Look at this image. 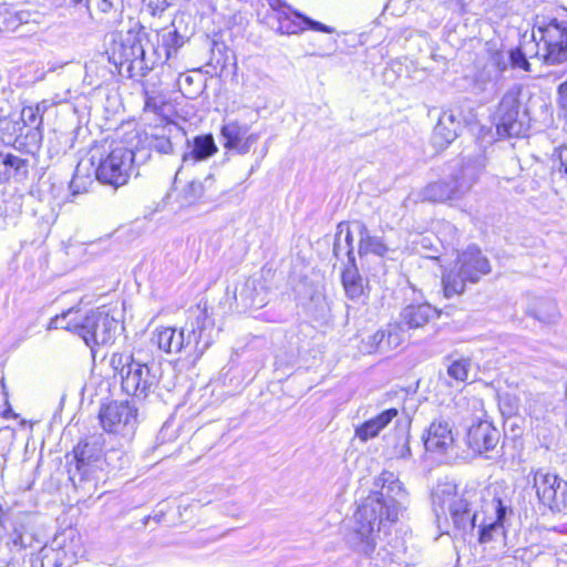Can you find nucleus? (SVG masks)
I'll return each mask as SVG.
<instances>
[{
    "label": "nucleus",
    "mask_w": 567,
    "mask_h": 567,
    "mask_svg": "<svg viewBox=\"0 0 567 567\" xmlns=\"http://www.w3.org/2000/svg\"><path fill=\"white\" fill-rule=\"evenodd\" d=\"M406 501L408 492L399 477L390 471L381 472L374 478L371 494L354 514V527L347 537L349 546L370 557L381 540L382 530L388 523L398 519Z\"/></svg>",
    "instance_id": "f257e3e1"
},
{
    "label": "nucleus",
    "mask_w": 567,
    "mask_h": 567,
    "mask_svg": "<svg viewBox=\"0 0 567 567\" xmlns=\"http://www.w3.org/2000/svg\"><path fill=\"white\" fill-rule=\"evenodd\" d=\"M497 495L491 488H481L477 484H466L462 491L450 482L437 484L432 493L433 511L437 519H446L447 513L458 530L473 532L480 513H484L486 502Z\"/></svg>",
    "instance_id": "f03ea898"
},
{
    "label": "nucleus",
    "mask_w": 567,
    "mask_h": 567,
    "mask_svg": "<svg viewBox=\"0 0 567 567\" xmlns=\"http://www.w3.org/2000/svg\"><path fill=\"white\" fill-rule=\"evenodd\" d=\"M214 321L209 318L206 308H197L194 317L188 319L184 327L156 328L151 341L158 350L178 354L185 352L187 355L199 358L214 342Z\"/></svg>",
    "instance_id": "7ed1b4c3"
},
{
    "label": "nucleus",
    "mask_w": 567,
    "mask_h": 567,
    "mask_svg": "<svg viewBox=\"0 0 567 567\" xmlns=\"http://www.w3.org/2000/svg\"><path fill=\"white\" fill-rule=\"evenodd\" d=\"M110 367L114 377L121 378L122 390L136 399L144 400L154 393L161 380V367L152 362H142L133 354L113 353Z\"/></svg>",
    "instance_id": "20e7f679"
},
{
    "label": "nucleus",
    "mask_w": 567,
    "mask_h": 567,
    "mask_svg": "<svg viewBox=\"0 0 567 567\" xmlns=\"http://www.w3.org/2000/svg\"><path fill=\"white\" fill-rule=\"evenodd\" d=\"M477 179V168L474 165H461L449 179L427 184L417 193L421 202L445 203L461 199Z\"/></svg>",
    "instance_id": "39448f33"
},
{
    "label": "nucleus",
    "mask_w": 567,
    "mask_h": 567,
    "mask_svg": "<svg viewBox=\"0 0 567 567\" xmlns=\"http://www.w3.org/2000/svg\"><path fill=\"white\" fill-rule=\"evenodd\" d=\"M74 466L69 470L74 486L90 484L96 487L102 471L103 443L101 436H91L81 441L73 450Z\"/></svg>",
    "instance_id": "423d86ee"
},
{
    "label": "nucleus",
    "mask_w": 567,
    "mask_h": 567,
    "mask_svg": "<svg viewBox=\"0 0 567 567\" xmlns=\"http://www.w3.org/2000/svg\"><path fill=\"white\" fill-rule=\"evenodd\" d=\"M117 329L118 321L102 307L91 310L81 321H76L75 333L91 349L94 359L97 347L114 342Z\"/></svg>",
    "instance_id": "0eeeda50"
},
{
    "label": "nucleus",
    "mask_w": 567,
    "mask_h": 567,
    "mask_svg": "<svg viewBox=\"0 0 567 567\" xmlns=\"http://www.w3.org/2000/svg\"><path fill=\"white\" fill-rule=\"evenodd\" d=\"M141 151L124 146L114 147L105 157H100L93 169L101 184L118 188L128 182L134 163L138 161Z\"/></svg>",
    "instance_id": "6e6552de"
},
{
    "label": "nucleus",
    "mask_w": 567,
    "mask_h": 567,
    "mask_svg": "<svg viewBox=\"0 0 567 567\" xmlns=\"http://www.w3.org/2000/svg\"><path fill=\"white\" fill-rule=\"evenodd\" d=\"M520 89L514 86L502 97L497 109L496 130L499 136L518 137L529 127V116L519 101Z\"/></svg>",
    "instance_id": "1a4fd4ad"
},
{
    "label": "nucleus",
    "mask_w": 567,
    "mask_h": 567,
    "mask_svg": "<svg viewBox=\"0 0 567 567\" xmlns=\"http://www.w3.org/2000/svg\"><path fill=\"white\" fill-rule=\"evenodd\" d=\"M514 515L512 501L506 497L493 495L486 502L483 518L477 523L478 542L486 544L505 537L506 523Z\"/></svg>",
    "instance_id": "9d476101"
},
{
    "label": "nucleus",
    "mask_w": 567,
    "mask_h": 567,
    "mask_svg": "<svg viewBox=\"0 0 567 567\" xmlns=\"http://www.w3.org/2000/svg\"><path fill=\"white\" fill-rule=\"evenodd\" d=\"M99 419L105 432L130 441L137 426V409L130 402L113 401L101 408Z\"/></svg>",
    "instance_id": "9b49d317"
},
{
    "label": "nucleus",
    "mask_w": 567,
    "mask_h": 567,
    "mask_svg": "<svg viewBox=\"0 0 567 567\" xmlns=\"http://www.w3.org/2000/svg\"><path fill=\"white\" fill-rule=\"evenodd\" d=\"M109 60L115 65H127L131 76L145 75L150 68L145 63V50L136 34L128 32L113 40Z\"/></svg>",
    "instance_id": "f8f14e48"
},
{
    "label": "nucleus",
    "mask_w": 567,
    "mask_h": 567,
    "mask_svg": "<svg viewBox=\"0 0 567 567\" xmlns=\"http://www.w3.org/2000/svg\"><path fill=\"white\" fill-rule=\"evenodd\" d=\"M534 487L539 502L550 511L559 513L567 507V482L559 476L537 471Z\"/></svg>",
    "instance_id": "ddd939ff"
},
{
    "label": "nucleus",
    "mask_w": 567,
    "mask_h": 567,
    "mask_svg": "<svg viewBox=\"0 0 567 567\" xmlns=\"http://www.w3.org/2000/svg\"><path fill=\"white\" fill-rule=\"evenodd\" d=\"M499 440L501 431L487 420H480L467 430L466 442L468 447L488 460L494 458V455L489 453L498 454Z\"/></svg>",
    "instance_id": "4468645a"
},
{
    "label": "nucleus",
    "mask_w": 567,
    "mask_h": 567,
    "mask_svg": "<svg viewBox=\"0 0 567 567\" xmlns=\"http://www.w3.org/2000/svg\"><path fill=\"white\" fill-rule=\"evenodd\" d=\"M76 553L64 536L55 537L51 545L43 546L29 559V567H70L75 563Z\"/></svg>",
    "instance_id": "2eb2a0df"
},
{
    "label": "nucleus",
    "mask_w": 567,
    "mask_h": 567,
    "mask_svg": "<svg viewBox=\"0 0 567 567\" xmlns=\"http://www.w3.org/2000/svg\"><path fill=\"white\" fill-rule=\"evenodd\" d=\"M546 53L544 60L548 64L561 63L567 60V28H561L554 20L544 28L538 29Z\"/></svg>",
    "instance_id": "dca6fc26"
},
{
    "label": "nucleus",
    "mask_w": 567,
    "mask_h": 567,
    "mask_svg": "<svg viewBox=\"0 0 567 567\" xmlns=\"http://www.w3.org/2000/svg\"><path fill=\"white\" fill-rule=\"evenodd\" d=\"M179 200L184 205H194L196 203L214 202L218 198V187L213 174H208L203 179H193L188 182L178 194Z\"/></svg>",
    "instance_id": "f3484780"
},
{
    "label": "nucleus",
    "mask_w": 567,
    "mask_h": 567,
    "mask_svg": "<svg viewBox=\"0 0 567 567\" xmlns=\"http://www.w3.org/2000/svg\"><path fill=\"white\" fill-rule=\"evenodd\" d=\"M456 264L461 268L464 278L470 279L471 284L478 282L482 276L491 272L488 259L476 246H470L464 250L458 256Z\"/></svg>",
    "instance_id": "a211bd4d"
},
{
    "label": "nucleus",
    "mask_w": 567,
    "mask_h": 567,
    "mask_svg": "<svg viewBox=\"0 0 567 567\" xmlns=\"http://www.w3.org/2000/svg\"><path fill=\"white\" fill-rule=\"evenodd\" d=\"M454 439L449 422L436 420L431 423L423 435V443L426 452L445 453L452 445Z\"/></svg>",
    "instance_id": "6ab92c4d"
},
{
    "label": "nucleus",
    "mask_w": 567,
    "mask_h": 567,
    "mask_svg": "<svg viewBox=\"0 0 567 567\" xmlns=\"http://www.w3.org/2000/svg\"><path fill=\"white\" fill-rule=\"evenodd\" d=\"M463 127L460 112L452 110L443 111L437 124L434 127V141L443 146L452 143Z\"/></svg>",
    "instance_id": "aec40b11"
},
{
    "label": "nucleus",
    "mask_w": 567,
    "mask_h": 567,
    "mask_svg": "<svg viewBox=\"0 0 567 567\" xmlns=\"http://www.w3.org/2000/svg\"><path fill=\"white\" fill-rule=\"evenodd\" d=\"M218 152V147L212 134L197 135L192 141L187 140V151L183 154V163L206 161Z\"/></svg>",
    "instance_id": "412c9836"
},
{
    "label": "nucleus",
    "mask_w": 567,
    "mask_h": 567,
    "mask_svg": "<svg viewBox=\"0 0 567 567\" xmlns=\"http://www.w3.org/2000/svg\"><path fill=\"white\" fill-rule=\"evenodd\" d=\"M437 317L436 309L429 303L409 305L401 311L400 321L406 329H416Z\"/></svg>",
    "instance_id": "4be33fe9"
},
{
    "label": "nucleus",
    "mask_w": 567,
    "mask_h": 567,
    "mask_svg": "<svg viewBox=\"0 0 567 567\" xmlns=\"http://www.w3.org/2000/svg\"><path fill=\"white\" fill-rule=\"evenodd\" d=\"M295 19H291L290 17H285L280 20V30L287 34H297L299 32H302L307 29L324 32V33H332L334 32V29L326 25L319 21L312 20L309 17H306L301 14L300 12H293Z\"/></svg>",
    "instance_id": "5701e85b"
},
{
    "label": "nucleus",
    "mask_w": 567,
    "mask_h": 567,
    "mask_svg": "<svg viewBox=\"0 0 567 567\" xmlns=\"http://www.w3.org/2000/svg\"><path fill=\"white\" fill-rule=\"evenodd\" d=\"M395 416H398V410L394 408L388 409L357 427L355 435L361 441L375 437Z\"/></svg>",
    "instance_id": "b1692460"
},
{
    "label": "nucleus",
    "mask_w": 567,
    "mask_h": 567,
    "mask_svg": "<svg viewBox=\"0 0 567 567\" xmlns=\"http://www.w3.org/2000/svg\"><path fill=\"white\" fill-rule=\"evenodd\" d=\"M358 231L360 235L359 255L373 254L383 257L389 251V247L383 241V238L370 235L367 226L363 223H357Z\"/></svg>",
    "instance_id": "393cba45"
},
{
    "label": "nucleus",
    "mask_w": 567,
    "mask_h": 567,
    "mask_svg": "<svg viewBox=\"0 0 567 567\" xmlns=\"http://www.w3.org/2000/svg\"><path fill=\"white\" fill-rule=\"evenodd\" d=\"M28 161L12 153L0 152V184L27 174Z\"/></svg>",
    "instance_id": "a878e982"
},
{
    "label": "nucleus",
    "mask_w": 567,
    "mask_h": 567,
    "mask_svg": "<svg viewBox=\"0 0 567 567\" xmlns=\"http://www.w3.org/2000/svg\"><path fill=\"white\" fill-rule=\"evenodd\" d=\"M258 284L255 279H248L241 286L239 291L235 292V298L240 300L245 307L249 308H262L266 303V291L262 287L258 290Z\"/></svg>",
    "instance_id": "bb28decb"
},
{
    "label": "nucleus",
    "mask_w": 567,
    "mask_h": 567,
    "mask_svg": "<svg viewBox=\"0 0 567 567\" xmlns=\"http://www.w3.org/2000/svg\"><path fill=\"white\" fill-rule=\"evenodd\" d=\"M353 237L347 223H339L333 243V255L340 259L342 255L348 256L351 264L354 262L353 257Z\"/></svg>",
    "instance_id": "cd10ccee"
},
{
    "label": "nucleus",
    "mask_w": 567,
    "mask_h": 567,
    "mask_svg": "<svg viewBox=\"0 0 567 567\" xmlns=\"http://www.w3.org/2000/svg\"><path fill=\"white\" fill-rule=\"evenodd\" d=\"M178 128L168 123L161 128L159 132L146 134L145 141L150 150L156 151L159 154H169L173 152V143L171 141L172 131Z\"/></svg>",
    "instance_id": "c85d7f7f"
},
{
    "label": "nucleus",
    "mask_w": 567,
    "mask_h": 567,
    "mask_svg": "<svg viewBox=\"0 0 567 567\" xmlns=\"http://www.w3.org/2000/svg\"><path fill=\"white\" fill-rule=\"evenodd\" d=\"M466 282H470V279L464 278L461 268L456 264L455 269L443 275L442 285L444 297L450 299L460 296L464 292Z\"/></svg>",
    "instance_id": "c756f323"
},
{
    "label": "nucleus",
    "mask_w": 567,
    "mask_h": 567,
    "mask_svg": "<svg viewBox=\"0 0 567 567\" xmlns=\"http://www.w3.org/2000/svg\"><path fill=\"white\" fill-rule=\"evenodd\" d=\"M95 165V154H92L89 163L80 162L75 168L73 178L70 183V189L72 194H81L86 192L87 186L93 184L90 177L91 168Z\"/></svg>",
    "instance_id": "7c9ffc66"
},
{
    "label": "nucleus",
    "mask_w": 567,
    "mask_h": 567,
    "mask_svg": "<svg viewBox=\"0 0 567 567\" xmlns=\"http://www.w3.org/2000/svg\"><path fill=\"white\" fill-rule=\"evenodd\" d=\"M532 315L535 319L543 323H555L559 318V311L556 302L548 298H542L537 300Z\"/></svg>",
    "instance_id": "2f4dec72"
},
{
    "label": "nucleus",
    "mask_w": 567,
    "mask_h": 567,
    "mask_svg": "<svg viewBox=\"0 0 567 567\" xmlns=\"http://www.w3.org/2000/svg\"><path fill=\"white\" fill-rule=\"evenodd\" d=\"M342 285L347 296L352 300H357L363 295L362 278L353 264L352 267L343 270Z\"/></svg>",
    "instance_id": "473e14b6"
},
{
    "label": "nucleus",
    "mask_w": 567,
    "mask_h": 567,
    "mask_svg": "<svg viewBox=\"0 0 567 567\" xmlns=\"http://www.w3.org/2000/svg\"><path fill=\"white\" fill-rule=\"evenodd\" d=\"M249 128V125L241 124L237 120L224 124L220 130V134L225 140L224 147L230 148L235 143L241 141Z\"/></svg>",
    "instance_id": "72a5a7b5"
},
{
    "label": "nucleus",
    "mask_w": 567,
    "mask_h": 567,
    "mask_svg": "<svg viewBox=\"0 0 567 567\" xmlns=\"http://www.w3.org/2000/svg\"><path fill=\"white\" fill-rule=\"evenodd\" d=\"M162 47L165 50L166 59H171L176 54L177 50L184 44L183 37L176 29L163 30L162 34Z\"/></svg>",
    "instance_id": "f704fd0d"
},
{
    "label": "nucleus",
    "mask_w": 567,
    "mask_h": 567,
    "mask_svg": "<svg viewBox=\"0 0 567 567\" xmlns=\"http://www.w3.org/2000/svg\"><path fill=\"white\" fill-rule=\"evenodd\" d=\"M404 328L405 327L402 326L400 321L395 324H389L385 329H383L385 334V343L383 344V347H385V353L398 348L402 343Z\"/></svg>",
    "instance_id": "c9c22d12"
},
{
    "label": "nucleus",
    "mask_w": 567,
    "mask_h": 567,
    "mask_svg": "<svg viewBox=\"0 0 567 567\" xmlns=\"http://www.w3.org/2000/svg\"><path fill=\"white\" fill-rule=\"evenodd\" d=\"M470 368L471 361L468 359H460L449 364L446 372L458 384L467 380Z\"/></svg>",
    "instance_id": "e433bc0d"
},
{
    "label": "nucleus",
    "mask_w": 567,
    "mask_h": 567,
    "mask_svg": "<svg viewBox=\"0 0 567 567\" xmlns=\"http://www.w3.org/2000/svg\"><path fill=\"white\" fill-rule=\"evenodd\" d=\"M553 174L567 181V144L560 145L554 151Z\"/></svg>",
    "instance_id": "4c0bfd02"
},
{
    "label": "nucleus",
    "mask_w": 567,
    "mask_h": 567,
    "mask_svg": "<svg viewBox=\"0 0 567 567\" xmlns=\"http://www.w3.org/2000/svg\"><path fill=\"white\" fill-rule=\"evenodd\" d=\"M76 313H78V311H75L73 308H71V309L62 312L61 315L55 316L54 318H52L50 320L48 329L49 330L64 329V330H69V331H72L75 333V326H76L78 320H75V319L68 320V318L73 315H76Z\"/></svg>",
    "instance_id": "58836bf2"
},
{
    "label": "nucleus",
    "mask_w": 567,
    "mask_h": 567,
    "mask_svg": "<svg viewBox=\"0 0 567 567\" xmlns=\"http://www.w3.org/2000/svg\"><path fill=\"white\" fill-rule=\"evenodd\" d=\"M486 65L489 66L492 71H496V74L501 78L502 74L508 69V66H511L508 51L494 52Z\"/></svg>",
    "instance_id": "ea45409f"
},
{
    "label": "nucleus",
    "mask_w": 567,
    "mask_h": 567,
    "mask_svg": "<svg viewBox=\"0 0 567 567\" xmlns=\"http://www.w3.org/2000/svg\"><path fill=\"white\" fill-rule=\"evenodd\" d=\"M384 336L385 334L383 332V329H380L373 334L369 336L367 339H364L362 341L364 351H367L368 353H385V347H383V344L385 343Z\"/></svg>",
    "instance_id": "a19ab883"
},
{
    "label": "nucleus",
    "mask_w": 567,
    "mask_h": 567,
    "mask_svg": "<svg viewBox=\"0 0 567 567\" xmlns=\"http://www.w3.org/2000/svg\"><path fill=\"white\" fill-rule=\"evenodd\" d=\"M499 76L485 65L483 70L477 72L476 86L478 92L487 91L489 87H494Z\"/></svg>",
    "instance_id": "79ce46f5"
},
{
    "label": "nucleus",
    "mask_w": 567,
    "mask_h": 567,
    "mask_svg": "<svg viewBox=\"0 0 567 567\" xmlns=\"http://www.w3.org/2000/svg\"><path fill=\"white\" fill-rule=\"evenodd\" d=\"M398 442L394 444V455L400 458H405L411 455L409 446V432L405 426L396 430Z\"/></svg>",
    "instance_id": "37998d69"
},
{
    "label": "nucleus",
    "mask_w": 567,
    "mask_h": 567,
    "mask_svg": "<svg viewBox=\"0 0 567 567\" xmlns=\"http://www.w3.org/2000/svg\"><path fill=\"white\" fill-rule=\"evenodd\" d=\"M508 54L512 69H519L525 72L530 71V63L527 60L526 52H524L520 48L511 49Z\"/></svg>",
    "instance_id": "c03bdc74"
},
{
    "label": "nucleus",
    "mask_w": 567,
    "mask_h": 567,
    "mask_svg": "<svg viewBox=\"0 0 567 567\" xmlns=\"http://www.w3.org/2000/svg\"><path fill=\"white\" fill-rule=\"evenodd\" d=\"M143 4L152 16L163 13L168 6L165 0H143Z\"/></svg>",
    "instance_id": "a18cd8bd"
},
{
    "label": "nucleus",
    "mask_w": 567,
    "mask_h": 567,
    "mask_svg": "<svg viewBox=\"0 0 567 567\" xmlns=\"http://www.w3.org/2000/svg\"><path fill=\"white\" fill-rule=\"evenodd\" d=\"M40 107L39 105L37 109L32 107H25L22 110V118L25 122V124H34L39 126L41 124V117H39Z\"/></svg>",
    "instance_id": "49530a36"
},
{
    "label": "nucleus",
    "mask_w": 567,
    "mask_h": 567,
    "mask_svg": "<svg viewBox=\"0 0 567 567\" xmlns=\"http://www.w3.org/2000/svg\"><path fill=\"white\" fill-rule=\"evenodd\" d=\"M163 107V103L158 101L156 97L147 96L144 105L145 111L153 112L155 114H159Z\"/></svg>",
    "instance_id": "de8ad7c7"
},
{
    "label": "nucleus",
    "mask_w": 567,
    "mask_h": 567,
    "mask_svg": "<svg viewBox=\"0 0 567 567\" xmlns=\"http://www.w3.org/2000/svg\"><path fill=\"white\" fill-rule=\"evenodd\" d=\"M559 103L561 107L567 112V81L558 86Z\"/></svg>",
    "instance_id": "09e8293b"
},
{
    "label": "nucleus",
    "mask_w": 567,
    "mask_h": 567,
    "mask_svg": "<svg viewBox=\"0 0 567 567\" xmlns=\"http://www.w3.org/2000/svg\"><path fill=\"white\" fill-rule=\"evenodd\" d=\"M251 146L248 145L247 142L244 141V138L237 143H235L234 146H230L229 150L236 151L239 155H245L250 151Z\"/></svg>",
    "instance_id": "8fccbe9b"
},
{
    "label": "nucleus",
    "mask_w": 567,
    "mask_h": 567,
    "mask_svg": "<svg viewBox=\"0 0 567 567\" xmlns=\"http://www.w3.org/2000/svg\"><path fill=\"white\" fill-rule=\"evenodd\" d=\"M17 125H18V123H13L10 120H8L7 117L0 118V131H2L4 128L8 130L9 126H12L13 130H16Z\"/></svg>",
    "instance_id": "3c124183"
},
{
    "label": "nucleus",
    "mask_w": 567,
    "mask_h": 567,
    "mask_svg": "<svg viewBox=\"0 0 567 567\" xmlns=\"http://www.w3.org/2000/svg\"><path fill=\"white\" fill-rule=\"evenodd\" d=\"M259 137H260V135L258 133H251V134L247 135L246 137L244 136V141L247 142L248 145L252 146L254 144L257 143Z\"/></svg>",
    "instance_id": "603ef678"
},
{
    "label": "nucleus",
    "mask_w": 567,
    "mask_h": 567,
    "mask_svg": "<svg viewBox=\"0 0 567 567\" xmlns=\"http://www.w3.org/2000/svg\"><path fill=\"white\" fill-rule=\"evenodd\" d=\"M112 7H113V3L110 0H101L99 3V9L102 12H109Z\"/></svg>",
    "instance_id": "864d4df0"
},
{
    "label": "nucleus",
    "mask_w": 567,
    "mask_h": 567,
    "mask_svg": "<svg viewBox=\"0 0 567 567\" xmlns=\"http://www.w3.org/2000/svg\"><path fill=\"white\" fill-rule=\"evenodd\" d=\"M446 3H450L452 8L462 10L463 8V0H444Z\"/></svg>",
    "instance_id": "5fc2aeb1"
},
{
    "label": "nucleus",
    "mask_w": 567,
    "mask_h": 567,
    "mask_svg": "<svg viewBox=\"0 0 567 567\" xmlns=\"http://www.w3.org/2000/svg\"><path fill=\"white\" fill-rule=\"evenodd\" d=\"M73 4H81L83 3L86 11L90 12V6H89V0H70Z\"/></svg>",
    "instance_id": "6e6d98bb"
},
{
    "label": "nucleus",
    "mask_w": 567,
    "mask_h": 567,
    "mask_svg": "<svg viewBox=\"0 0 567 567\" xmlns=\"http://www.w3.org/2000/svg\"><path fill=\"white\" fill-rule=\"evenodd\" d=\"M142 155V161H145L146 156L144 154H141Z\"/></svg>",
    "instance_id": "4d7b16f0"
}]
</instances>
